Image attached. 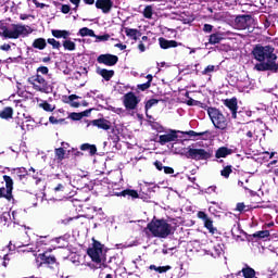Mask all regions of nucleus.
<instances>
[{
    "instance_id": "f257e3e1",
    "label": "nucleus",
    "mask_w": 278,
    "mask_h": 278,
    "mask_svg": "<svg viewBox=\"0 0 278 278\" xmlns=\"http://www.w3.org/2000/svg\"><path fill=\"white\" fill-rule=\"evenodd\" d=\"M251 53L253 59L256 60V62H260L254 65V71H258V73H264L266 71H270V73L278 72V56L275 53V47L258 43L253 47Z\"/></svg>"
},
{
    "instance_id": "f03ea898",
    "label": "nucleus",
    "mask_w": 278,
    "mask_h": 278,
    "mask_svg": "<svg viewBox=\"0 0 278 278\" xmlns=\"http://www.w3.org/2000/svg\"><path fill=\"white\" fill-rule=\"evenodd\" d=\"M172 223L173 224H168V222L164 218H153L147 225L146 230L149 229V231L152 233L154 238H168V236H173V233L177 231V220L172 219Z\"/></svg>"
},
{
    "instance_id": "7ed1b4c3",
    "label": "nucleus",
    "mask_w": 278,
    "mask_h": 278,
    "mask_svg": "<svg viewBox=\"0 0 278 278\" xmlns=\"http://www.w3.org/2000/svg\"><path fill=\"white\" fill-rule=\"evenodd\" d=\"M187 160H193L194 162H207L214 157L213 149L194 148V144L189 146L185 152Z\"/></svg>"
},
{
    "instance_id": "20e7f679",
    "label": "nucleus",
    "mask_w": 278,
    "mask_h": 278,
    "mask_svg": "<svg viewBox=\"0 0 278 278\" xmlns=\"http://www.w3.org/2000/svg\"><path fill=\"white\" fill-rule=\"evenodd\" d=\"M35 257L37 268H50V270H54L55 267L60 266L58 258L51 252H39L35 254Z\"/></svg>"
},
{
    "instance_id": "39448f33",
    "label": "nucleus",
    "mask_w": 278,
    "mask_h": 278,
    "mask_svg": "<svg viewBox=\"0 0 278 278\" xmlns=\"http://www.w3.org/2000/svg\"><path fill=\"white\" fill-rule=\"evenodd\" d=\"M27 81L33 86L36 92H42L43 94H51V92H53L51 84H49V81H47L40 74L28 77Z\"/></svg>"
},
{
    "instance_id": "423d86ee",
    "label": "nucleus",
    "mask_w": 278,
    "mask_h": 278,
    "mask_svg": "<svg viewBox=\"0 0 278 278\" xmlns=\"http://www.w3.org/2000/svg\"><path fill=\"white\" fill-rule=\"evenodd\" d=\"M12 28L13 29L10 30L8 27H5L2 31V36L10 40H17V38H21V36H29V34L34 33V29H31L29 26L22 24H12Z\"/></svg>"
},
{
    "instance_id": "0eeeda50",
    "label": "nucleus",
    "mask_w": 278,
    "mask_h": 278,
    "mask_svg": "<svg viewBox=\"0 0 278 278\" xmlns=\"http://www.w3.org/2000/svg\"><path fill=\"white\" fill-rule=\"evenodd\" d=\"M205 110L207 111L208 118L212 121L214 127L216 129L225 130L228 123L227 117L224 116L223 112L214 106H206Z\"/></svg>"
},
{
    "instance_id": "6e6552de",
    "label": "nucleus",
    "mask_w": 278,
    "mask_h": 278,
    "mask_svg": "<svg viewBox=\"0 0 278 278\" xmlns=\"http://www.w3.org/2000/svg\"><path fill=\"white\" fill-rule=\"evenodd\" d=\"M2 179L5 182V187H0V199H5L11 203V201H14V180L8 175L2 176Z\"/></svg>"
},
{
    "instance_id": "1a4fd4ad",
    "label": "nucleus",
    "mask_w": 278,
    "mask_h": 278,
    "mask_svg": "<svg viewBox=\"0 0 278 278\" xmlns=\"http://www.w3.org/2000/svg\"><path fill=\"white\" fill-rule=\"evenodd\" d=\"M93 240L92 247L88 248L87 255L90 256L91 261L96 264H101V254L103 253V244L98 240Z\"/></svg>"
},
{
    "instance_id": "9d476101",
    "label": "nucleus",
    "mask_w": 278,
    "mask_h": 278,
    "mask_svg": "<svg viewBox=\"0 0 278 278\" xmlns=\"http://www.w3.org/2000/svg\"><path fill=\"white\" fill-rule=\"evenodd\" d=\"M51 242H53V239L51 238V236L38 237V239L36 241V249H37L38 253H45V251H48V252L53 251Z\"/></svg>"
},
{
    "instance_id": "9b49d317",
    "label": "nucleus",
    "mask_w": 278,
    "mask_h": 278,
    "mask_svg": "<svg viewBox=\"0 0 278 278\" xmlns=\"http://www.w3.org/2000/svg\"><path fill=\"white\" fill-rule=\"evenodd\" d=\"M235 24H236V27L241 30L249 29L251 28L252 25L255 24V18H253V15H249V14L238 15L235 18Z\"/></svg>"
},
{
    "instance_id": "f8f14e48",
    "label": "nucleus",
    "mask_w": 278,
    "mask_h": 278,
    "mask_svg": "<svg viewBox=\"0 0 278 278\" xmlns=\"http://www.w3.org/2000/svg\"><path fill=\"white\" fill-rule=\"evenodd\" d=\"M123 103L126 110H136L140 103V98H138L134 91H129L124 94Z\"/></svg>"
},
{
    "instance_id": "ddd939ff",
    "label": "nucleus",
    "mask_w": 278,
    "mask_h": 278,
    "mask_svg": "<svg viewBox=\"0 0 278 278\" xmlns=\"http://www.w3.org/2000/svg\"><path fill=\"white\" fill-rule=\"evenodd\" d=\"M198 218H200V220H203L204 223V227L205 229H207L208 233H216V231H218V229H216V227H214V219H212L207 213H205L204 211H199L197 214Z\"/></svg>"
},
{
    "instance_id": "4468645a",
    "label": "nucleus",
    "mask_w": 278,
    "mask_h": 278,
    "mask_svg": "<svg viewBox=\"0 0 278 278\" xmlns=\"http://www.w3.org/2000/svg\"><path fill=\"white\" fill-rule=\"evenodd\" d=\"M98 64H104V66H116L118 64V56L116 54H100L97 58Z\"/></svg>"
},
{
    "instance_id": "2eb2a0df",
    "label": "nucleus",
    "mask_w": 278,
    "mask_h": 278,
    "mask_svg": "<svg viewBox=\"0 0 278 278\" xmlns=\"http://www.w3.org/2000/svg\"><path fill=\"white\" fill-rule=\"evenodd\" d=\"M97 10H102L103 14H110L112 8H114V1L112 0H96Z\"/></svg>"
},
{
    "instance_id": "dca6fc26",
    "label": "nucleus",
    "mask_w": 278,
    "mask_h": 278,
    "mask_svg": "<svg viewBox=\"0 0 278 278\" xmlns=\"http://www.w3.org/2000/svg\"><path fill=\"white\" fill-rule=\"evenodd\" d=\"M178 134H182L184 136H188L189 138H197L199 136H202L201 140H210L212 137V131L205 130L202 132H197L194 130H188V131H178Z\"/></svg>"
},
{
    "instance_id": "f3484780",
    "label": "nucleus",
    "mask_w": 278,
    "mask_h": 278,
    "mask_svg": "<svg viewBox=\"0 0 278 278\" xmlns=\"http://www.w3.org/2000/svg\"><path fill=\"white\" fill-rule=\"evenodd\" d=\"M224 105L230 110L232 118H238V99H226Z\"/></svg>"
},
{
    "instance_id": "a211bd4d",
    "label": "nucleus",
    "mask_w": 278,
    "mask_h": 278,
    "mask_svg": "<svg viewBox=\"0 0 278 278\" xmlns=\"http://www.w3.org/2000/svg\"><path fill=\"white\" fill-rule=\"evenodd\" d=\"M93 127H98V129H103V131H110L112 129V122L105 118H98L91 122Z\"/></svg>"
},
{
    "instance_id": "6ab92c4d",
    "label": "nucleus",
    "mask_w": 278,
    "mask_h": 278,
    "mask_svg": "<svg viewBox=\"0 0 278 278\" xmlns=\"http://www.w3.org/2000/svg\"><path fill=\"white\" fill-rule=\"evenodd\" d=\"M96 73L97 75H100V77H102L104 81H110V79H112V77H114L115 75L114 70H108V68H101V67H97Z\"/></svg>"
},
{
    "instance_id": "aec40b11",
    "label": "nucleus",
    "mask_w": 278,
    "mask_h": 278,
    "mask_svg": "<svg viewBox=\"0 0 278 278\" xmlns=\"http://www.w3.org/2000/svg\"><path fill=\"white\" fill-rule=\"evenodd\" d=\"M159 45L161 49H176V47L181 43L177 42L176 40H167L164 37H160Z\"/></svg>"
},
{
    "instance_id": "412c9836",
    "label": "nucleus",
    "mask_w": 278,
    "mask_h": 278,
    "mask_svg": "<svg viewBox=\"0 0 278 278\" xmlns=\"http://www.w3.org/2000/svg\"><path fill=\"white\" fill-rule=\"evenodd\" d=\"M177 138V130H173L170 134L161 135L159 137V142L160 144H166L168 142H175Z\"/></svg>"
},
{
    "instance_id": "4be33fe9",
    "label": "nucleus",
    "mask_w": 278,
    "mask_h": 278,
    "mask_svg": "<svg viewBox=\"0 0 278 278\" xmlns=\"http://www.w3.org/2000/svg\"><path fill=\"white\" fill-rule=\"evenodd\" d=\"M11 175L18 179V181H23V179H27V169L25 167H17L12 170Z\"/></svg>"
},
{
    "instance_id": "5701e85b",
    "label": "nucleus",
    "mask_w": 278,
    "mask_h": 278,
    "mask_svg": "<svg viewBox=\"0 0 278 278\" xmlns=\"http://www.w3.org/2000/svg\"><path fill=\"white\" fill-rule=\"evenodd\" d=\"M241 273L243 278H255V275H257V271H255L253 267L249 266L248 264H245L237 275H240Z\"/></svg>"
},
{
    "instance_id": "b1692460",
    "label": "nucleus",
    "mask_w": 278,
    "mask_h": 278,
    "mask_svg": "<svg viewBox=\"0 0 278 278\" xmlns=\"http://www.w3.org/2000/svg\"><path fill=\"white\" fill-rule=\"evenodd\" d=\"M231 153H233V150L227 147H220L216 150L215 157L220 160V157H227L228 155H231Z\"/></svg>"
},
{
    "instance_id": "393cba45",
    "label": "nucleus",
    "mask_w": 278,
    "mask_h": 278,
    "mask_svg": "<svg viewBox=\"0 0 278 278\" xmlns=\"http://www.w3.org/2000/svg\"><path fill=\"white\" fill-rule=\"evenodd\" d=\"M125 34L128 38H131V40H138V38L142 36V33L140 30H138L137 28L129 27L125 28Z\"/></svg>"
},
{
    "instance_id": "a878e982",
    "label": "nucleus",
    "mask_w": 278,
    "mask_h": 278,
    "mask_svg": "<svg viewBox=\"0 0 278 278\" xmlns=\"http://www.w3.org/2000/svg\"><path fill=\"white\" fill-rule=\"evenodd\" d=\"M12 116H14V109H12V106H5L0 111V118H2V121H10Z\"/></svg>"
},
{
    "instance_id": "bb28decb",
    "label": "nucleus",
    "mask_w": 278,
    "mask_h": 278,
    "mask_svg": "<svg viewBox=\"0 0 278 278\" xmlns=\"http://www.w3.org/2000/svg\"><path fill=\"white\" fill-rule=\"evenodd\" d=\"M31 47L34 49H38L39 51H43V49H47V39L46 38H37L33 41Z\"/></svg>"
},
{
    "instance_id": "cd10ccee",
    "label": "nucleus",
    "mask_w": 278,
    "mask_h": 278,
    "mask_svg": "<svg viewBox=\"0 0 278 278\" xmlns=\"http://www.w3.org/2000/svg\"><path fill=\"white\" fill-rule=\"evenodd\" d=\"M51 34L54 38H63L64 40H68V36H71V31L68 30H60V29H52Z\"/></svg>"
},
{
    "instance_id": "c85d7f7f",
    "label": "nucleus",
    "mask_w": 278,
    "mask_h": 278,
    "mask_svg": "<svg viewBox=\"0 0 278 278\" xmlns=\"http://www.w3.org/2000/svg\"><path fill=\"white\" fill-rule=\"evenodd\" d=\"M123 197H127V199H131L132 201L135 199H140V194L138 193V190L136 189H125L122 191Z\"/></svg>"
},
{
    "instance_id": "c756f323",
    "label": "nucleus",
    "mask_w": 278,
    "mask_h": 278,
    "mask_svg": "<svg viewBox=\"0 0 278 278\" xmlns=\"http://www.w3.org/2000/svg\"><path fill=\"white\" fill-rule=\"evenodd\" d=\"M74 184H76L77 190H84L88 186V180H86V176H78L74 179Z\"/></svg>"
},
{
    "instance_id": "7c9ffc66",
    "label": "nucleus",
    "mask_w": 278,
    "mask_h": 278,
    "mask_svg": "<svg viewBox=\"0 0 278 278\" xmlns=\"http://www.w3.org/2000/svg\"><path fill=\"white\" fill-rule=\"evenodd\" d=\"M54 157L56 162H64V160H66V150H64V148H55Z\"/></svg>"
},
{
    "instance_id": "2f4dec72",
    "label": "nucleus",
    "mask_w": 278,
    "mask_h": 278,
    "mask_svg": "<svg viewBox=\"0 0 278 278\" xmlns=\"http://www.w3.org/2000/svg\"><path fill=\"white\" fill-rule=\"evenodd\" d=\"M223 34L220 33H215L211 34L208 37V45H220V41H223Z\"/></svg>"
},
{
    "instance_id": "473e14b6",
    "label": "nucleus",
    "mask_w": 278,
    "mask_h": 278,
    "mask_svg": "<svg viewBox=\"0 0 278 278\" xmlns=\"http://www.w3.org/2000/svg\"><path fill=\"white\" fill-rule=\"evenodd\" d=\"M80 151H89V155H97V146L90 143H83Z\"/></svg>"
},
{
    "instance_id": "72a5a7b5",
    "label": "nucleus",
    "mask_w": 278,
    "mask_h": 278,
    "mask_svg": "<svg viewBox=\"0 0 278 278\" xmlns=\"http://www.w3.org/2000/svg\"><path fill=\"white\" fill-rule=\"evenodd\" d=\"M187 105L189 106H198V108H202V110H206L207 109V104L199 101V100H194L192 98H189L187 101H186Z\"/></svg>"
},
{
    "instance_id": "f704fd0d",
    "label": "nucleus",
    "mask_w": 278,
    "mask_h": 278,
    "mask_svg": "<svg viewBox=\"0 0 278 278\" xmlns=\"http://www.w3.org/2000/svg\"><path fill=\"white\" fill-rule=\"evenodd\" d=\"M78 36H81L83 38H86V36H89L90 38H94L96 34H94V30L88 27H83L79 29Z\"/></svg>"
},
{
    "instance_id": "c9c22d12",
    "label": "nucleus",
    "mask_w": 278,
    "mask_h": 278,
    "mask_svg": "<svg viewBox=\"0 0 278 278\" xmlns=\"http://www.w3.org/2000/svg\"><path fill=\"white\" fill-rule=\"evenodd\" d=\"M252 238H257L258 240H263L264 238H270L269 230H260L252 235Z\"/></svg>"
},
{
    "instance_id": "e433bc0d",
    "label": "nucleus",
    "mask_w": 278,
    "mask_h": 278,
    "mask_svg": "<svg viewBox=\"0 0 278 278\" xmlns=\"http://www.w3.org/2000/svg\"><path fill=\"white\" fill-rule=\"evenodd\" d=\"M211 255L212 257H220L223 255V248L220 244L214 245L213 249L211 250Z\"/></svg>"
},
{
    "instance_id": "4c0bfd02",
    "label": "nucleus",
    "mask_w": 278,
    "mask_h": 278,
    "mask_svg": "<svg viewBox=\"0 0 278 278\" xmlns=\"http://www.w3.org/2000/svg\"><path fill=\"white\" fill-rule=\"evenodd\" d=\"M231 173H233L232 166L231 165H227L225 166L222 170H220V175L222 177H224L225 179H229V175H231Z\"/></svg>"
},
{
    "instance_id": "58836bf2",
    "label": "nucleus",
    "mask_w": 278,
    "mask_h": 278,
    "mask_svg": "<svg viewBox=\"0 0 278 278\" xmlns=\"http://www.w3.org/2000/svg\"><path fill=\"white\" fill-rule=\"evenodd\" d=\"M63 47L65 51H75L76 49L75 42L70 39H66L65 41H63Z\"/></svg>"
},
{
    "instance_id": "ea45409f",
    "label": "nucleus",
    "mask_w": 278,
    "mask_h": 278,
    "mask_svg": "<svg viewBox=\"0 0 278 278\" xmlns=\"http://www.w3.org/2000/svg\"><path fill=\"white\" fill-rule=\"evenodd\" d=\"M39 108L43 109L45 112H53L55 110V106L51 105L49 102L47 101H42L39 104Z\"/></svg>"
},
{
    "instance_id": "a19ab883",
    "label": "nucleus",
    "mask_w": 278,
    "mask_h": 278,
    "mask_svg": "<svg viewBox=\"0 0 278 278\" xmlns=\"http://www.w3.org/2000/svg\"><path fill=\"white\" fill-rule=\"evenodd\" d=\"M47 42H48V45H51L52 49L60 50L62 48V43H60V41L55 40V38H48Z\"/></svg>"
},
{
    "instance_id": "79ce46f5",
    "label": "nucleus",
    "mask_w": 278,
    "mask_h": 278,
    "mask_svg": "<svg viewBox=\"0 0 278 278\" xmlns=\"http://www.w3.org/2000/svg\"><path fill=\"white\" fill-rule=\"evenodd\" d=\"M144 18H153V7L147 5L143 10Z\"/></svg>"
},
{
    "instance_id": "37998d69",
    "label": "nucleus",
    "mask_w": 278,
    "mask_h": 278,
    "mask_svg": "<svg viewBox=\"0 0 278 278\" xmlns=\"http://www.w3.org/2000/svg\"><path fill=\"white\" fill-rule=\"evenodd\" d=\"M157 103H160V100L157 99L148 100L144 105L146 112H149V110H151L153 105H157Z\"/></svg>"
},
{
    "instance_id": "c03bdc74",
    "label": "nucleus",
    "mask_w": 278,
    "mask_h": 278,
    "mask_svg": "<svg viewBox=\"0 0 278 278\" xmlns=\"http://www.w3.org/2000/svg\"><path fill=\"white\" fill-rule=\"evenodd\" d=\"M151 88V85L149 83H143L137 85V92H144L146 90H149Z\"/></svg>"
},
{
    "instance_id": "a18cd8bd",
    "label": "nucleus",
    "mask_w": 278,
    "mask_h": 278,
    "mask_svg": "<svg viewBox=\"0 0 278 278\" xmlns=\"http://www.w3.org/2000/svg\"><path fill=\"white\" fill-rule=\"evenodd\" d=\"M81 218H84V216L65 218V219H63V224L68 225V223H71V220H76L77 223H80L81 225H84V222H81Z\"/></svg>"
},
{
    "instance_id": "49530a36",
    "label": "nucleus",
    "mask_w": 278,
    "mask_h": 278,
    "mask_svg": "<svg viewBox=\"0 0 278 278\" xmlns=\"http://www.w3.org/2000/svg\"><path fill=\"white\" fill-rule=\"evenodd\" d=\"M149 124L152 127V129H155L156 131H162V129H164V126H162V124L155 121H150Z\"/></svg>"
},
{
    "instance_id": "de8ad7c7",
    "label": "nucleus",
    "mask_w": 278,
    "mask_h": 278,
    "mask_svg": "<svg viewBox=\"0 0 278 278\" xmlns=\"http://www.w3.org/2000/svg\"><path fill=\"white\" fill-rule=\"evenodd\" d=\"M214 71H216V66H214V65H207V66L202 71V75H212V73H214Z\"/></svg>"
},
{
    "instance_id": "09e8293b",
    "label": "nucleus",
    "mask_w": 278,
    "mask_h": 278,
    "mask_svg": "<svg viewBox=\"0 0 278 278\" xmlns=\"http://www.w3.org/2000/svg\"><path fill=\"white\" fill-rule=\"evenodd\" d=\"M93 38L99 40V42H105V41L110 40V34L96 35V36H93Z\"/></svg>"
},
{
    "instance_id": "8fccbe9b",
    "label": "nucleus",
    "mask_w": 278,
    "mask_h": 278,
    "mask_svg": "<svg viewBox=\"0 0 278 278\" xmlns=\"http://www.w3.org/2000/svg\"><path fill=\"white\" fill-rule=\"evenodd\" d=\"M67 153H72L74 157H81L84 155V152L77 150L76 148H72L71 150L67 151Z\"/></svg>"
},
{
    "instance_id": "3c124183",
    "label": "nucleus",
    "mask_w": 278,
    "mask_h": 278,
    "mask_svg": "<svg viewBox=\"0 0 278 278\" xmlns=\"http://www.w3.org/2000/svg\"><path fill=\"white\" fill-rule=\"evenodd\" d=\"M40 73H41V75H49V67H47V66H39L37 68V75H40Z\"/></svg>"
},
{
    "instance_id": "603ef678",
    "label": "nucleus",
    "mask_w": 278,
    "mask_h": 278,
    "mask_svg": "<svg viewBox=\"0 0 278 278\" xmlns=\"http://www.w3.org/2000/svg\"><path fill=\"white\" fill-rule=\"evenodd\" d=\"M49 123H51V125H58V123H64V118L58 119L55 116H50Z\"/></svg>"
},
{
    "instance_id": "864d4df0",
    "label": "nucleus",
    "mask_w": 278,
    "mask_h": 278,
    "mask_svg": "<svg viewBox=\"0 0 278 278\" xmlns=\"http://www.w3.org/2000/svg\"><path fill=\"white\" fill-rule=\"evenodd\" d=\"M245 208H247V205L243 202L237 203V206H236L237 212L242 213V212H244Z\"/></svg>"
},
{
    "instance_id": "5fc2aeb1",
    "label": "nucleus",
    "mask_w": 278,
    "mask_h": 278,
    "mask_svg": "<svg viewBox=\"0 0 278 278\" xmlns=\"http://www.w3.org/2000/svg\"><path fill=\"white\" fill-rule=\"evenodd\" d=\"M214 29V26H212L211 24H204L203 25V31L205 34H212V30Z\"/></svg>"
},
{
    "instance_id": "6e6d98bb",
    "label": "nucleus",
    "mask_w": 278,
    "mask_h": 278,
    "mask_svg": "<svg viewBox=\"0 0 278 278\" xmlns=\"http://www.w3.org/2000/svg\"><path fill=\"white\" fill-rule=\"evenodd\" d=\"M70 118H72V121H81V113H71Z\"/></svg>"
},
{
    "instance_id": "4d7b16f0",
    "label": "nucleus",
    "mask_w": 278,
    "mask_h": 278,
    "mask_svg": "<svg viewBox=\"0 0 278 278\" xmlns=\"http://www.w3.org/2000/svg\"><path fill=\"white\" fill-rule=\"evenodd\" d=\"M61 12H62V14H68V12H71V5L70 4H62Z\"/></svg>"
},
{
    "instance_id": "13d9d810",
    "label": "nucleus",
    "mask_w": 278,
    "mask_h": 278,
    "mask_svg": "<svg viewBox=\"0 0 278 278\" xmlns=\"http://www.w3.org/2000/svg\"><path fill=\"white\" fill-rule=\"evenodd\" d=\"M168 270H170V266H159L156 273H168Z\"/></svg>"
},
{
    "instance_id": "bf43d9fd",
    "label": "nucleus",
    "mask_w": 278,
    "mask_h": 278,
    "mask_svg": "<svg viewBox=\"0 0 278 278\" xmlns=\"http://www.w3.org/2000/svg\"><path fill=\"white\" fill-rule=\"evenodd\" d=\"M163 170H164L165 175H173L175 173V169L169 166H164Z\"/></svg>"
},
{
    "instance_id": "052dcab7",
    "label": "nucleus",
    "mask_w": 278,
    "mask_h": 278,
    "mask_svg": "<svg viewBox=\"0 0 278 278\" xmlns=\"http://www.w3.org/2000/svg\"><path fill=\"white\" fill-rule=\"evenodd\" d=\"M33 3L36 5V8H40L41 10L45 8H49L48 4L40 3V2H38V0H33Z\"/></svg>"
},
{
    "instance_id": "680f3d73",
    "label": "nucleus",
    "mask_w": 278,
    "mask_h": 278,
    "mask_svg": "<svg viewBox=\"0 0 278 278\" xmlns=\"http://www.w3.org/2000/svg\"><path fill=\"white\" fill-rule=\"evenodd\" d=\"M154 166H155L156 170H164V165L160 161H155Z\"/></svg>"
},
{
    "instance_id": "e2e57ef3",
    "label": "nucleus",
    "mask_w": 278,
    "mask_h": 278,
    "mask_svg": "<svg viewBox=\"0 0 278 278\" xmlns=\"http://www.w3.org/2000/svg\"><path fill=\"white\" fill-rule=\"evenodd\" d=\"M65 187L62 184H59L55 188H54V192H64Z\"/></svg>"
},
{
    "instance_id": "0e129e2a",
    "label": "nucleus",
    "mask_w": 278,
    "mask_h": 278,
    "mask_svg": "<svg viewBox=\"0 0 278 278\" xmlns=\"http://www.w3.org/2000/svg\"><path fill=\"white\" fill-rule=\"evenodd\" d=\"M1 51H10V49H12V46H10V43H3L2 46H0Z\"/></svg>"
},
{
    "instance_id": "69168bd1",
    "label": "nucleus",
    "mask_w": 278,
    "mask_h": 278,
    "mask_svg": "<svg viewBox=\"0 0 278 278\" xmlns=\"http://www.w3.org/2000/svg\"><path fill=\"white\" fill-rule=\"evenodd\" d=\"M138 49L141 53H144L147 51V47H144V43L142 41L139 42Z\"/></svg>"
},
{
    "instance_id": "338daca9",
    "label": "nucleus",
    "mask_w": 278,
    "mask_h": 278,
    "mask_svg": "<svg viewBox=\"0 0 278 278\" xmlns=\"http://www.w3.org/2000/svg\"><path fill=\"white\" fill-rule=\"evenodd\" d=\"M70 3H73V5H75L74 10H77V8H79V3H81V0H70Z\"/></svg>"
},
{
    "instance_id": "774afa93",
    "label": "nucleus",
    "mask_w": 278,
    "mask_h": 278,
    "mask_svg": "<svg viewBox=\"0 0 278 278\" xmlns=\"http://www.w3.org/2000/svg\"><path fill=\"white\" fill-rule=\"evenodd\" d=\"M90 112H92V109H88V110H86V111L80 112L81 118L88 116V115L90 114Z\"/></svg>"
}]
</instances>
